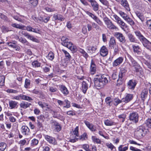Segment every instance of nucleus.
Here are the masks:
<instances>
[{"mask_svg": "<svg viewBox=\"0 0 151 151\" xmlns=\"http://www.w3.org/2000/svg\"><path fill=\"white\" fill-rule=\"evenodd\" d=\"M17 37L19 39V42L25 45H28L29 43L25 38L22 37L19 38L18 36H17Z\"/></svg>", "mask_w": 151, "mask_h": 151, "instance_id": "4c0bfd02", "label": "nucleus"}, {"mask_svg": "<svg viewBox=\"0 0 151 151\" xmlns=\"http://www.w3.org/2000/svg\"><path fill=\"white\" fill-rule=\"evenodd\" d=\"M134 33L143 46L147 49H150L151 48V42L144 37L139 31H135Z\"/></svg>", "mask_w": 151, "mask_h": 151, "instance_id": "f03ea898", "label": "nucleus"}, {"mask_svg": "<svg viewBox=\"0 0 151 151\" xmlns=\"http://www.w3.org/2000/svg\"><path fill=\"white\" fill-rule=\"evenodd\" d=\"M93 28H95L97 30H101V29L100 27L97 24L93 22Z\"/></svg>", "mask_w": 151, "mask_h": 151, "instance_id": "052dcab7", "label": "nucleus"}, {"mask_svg": "<svg viewBox=\"0 0 151 151\" xmlns=\"http://www.w3.org/2000/svg\"><path fill=\"white\" fill-rule=\"evenodd\" d=\"M53 19L54 20H58L60 21H63L65 19V18L60 14L56 13L53 15Z\"/></svg>", "mask_w": 151, "mask_h": 151, "instance_id": "dca6fc26", "label": "nucleus"}, {"mask_svg": "<svg viewBox=\"0 0 151 151\" xmlns=\"http://www.w3.org/2000/svg\"><path fill=\"white\" fill-rule=\"evenodd\" d=\"M29 2L32 6L33 7H35L37 6L38 4V0H29Z\"/></svg>", "mask_w": 151, "mask_h": 151, "instance_id": "c03bdc74", "label": "nucleus"}, {"mask_svg": "<svg viewBox=\"0 0 151 151\" xmlns=\"http://www.w3.org/2000/svg\"><path fill=\"white\" fill-rule=\"evenodd\" d=\"M108 50L107 48L105 46H103L100 50V54L102 56L104 57L107 55Z\"/></svg>", "mask_w": 151, "mask_h": 151, "instance_id": "412c9836", "label": "nucleus"}, {"mask_svg": "<svg viewBox=\"0 0 151 151\" xmlns=\"http://www.w3.org/2000/svg\"><path fill=\"white\" fill-rule=\"evenodd\" d=\"M92 139L94 143H96L97 144H101V140L95 136H92Z\"/></svg>", "mask_w": 151, "mask_h": 151, "instance_id": "de8ad7c7", "label": "nucleus"}, {"mask_svg": "<svg viewBox=\"0 0 151 151\" xmlns=\"http://www.w3.org/2000/svg\"><path fill=\"white\" fill-rule=\"evenodd\" d=\"M124 20L131 26L134 25L135 24L133 20L129 16L125 18Z\"/></svg>", "mask_w": 151, "mask_h": 151, "instance_id": "f704fd0d", "label": "nucleus"}, {"mask_svg": "<svg viewBox=\"0 0 151 151\" xmlns=\"http://www.w3.org/2000/svg\"><path fill=\"white\" fill-rule=\"evenodd\" d=\"M104 21L107 27L110 29H116V27L112 22L108 18L106 17L104 18Z\"/></svg>", "mask_w": 151, "mask_h": 151, "instance_id": "1a4fd4ad", "label": "nucleus"}, {"mask_svg": "<svg viewBox=\"0 0 151 151\" xmlns=\"http://www.w3.org/2000/svg\"><path fill=\"white\" fill-rule=\"evenodd\" d=\"M145 129L142 126H140L136 129L134 132V134L135 137L137 138L140 139L142 137L143 134Z\"/></svg>", "mask_w": 151, "mask_h": 151, "instance_id": "39448f33", "label": "nucleus"}, {"mask_svg": "<svg viewBox=\"0 0 151 151\" xmlns=\"http://www.w3.org/2000/svg\"><path fill=\"white\" fill-rule=\"evenodd\" d=\"M106 145L111 150H112L114 148H115V147L111 143H106Z\"/></svg>", "mask_w": 151, "mask_h": 151, "instance_id": "774afa93", "label": "nucleus"}, {"mask_svg": "<svg viewBox=\"0 0 151 151\" xmlns=\"http://www.w3.org/2000/svg\"><path fill=\"white\" fill-rule=\"evenodd\" d=\"M111 48L112 49H114V55H115L118 53L119 49L118 46L117 45H116L114 46V47Z\"/></svg>", "mask_w": 151, "mask_h": 151, "instance_id": "4d7b16f0", "label": "nucleus"}, {"mask_svg": "<svg viewBox=\"0 0 151 151\" xmlns=\"http://www.w3.org/2000/svg\"><path fill=\"white\" fill-rule=\"evenodd\" d=\"M148 91L147 89H143L141 94V98L143 101H144L147 98L148 95Z\"/></svg>", "mask_w": 151, "mask_h": 151, "instance_id": "a878e982", "label": "nucleus"}, {"mask_svg": "<svg viewBox=\"0 0 151 151\" xmlns=\"http://www.w3.org/2000/svg\"><path fill=\"white\" fill-rule=\"evenodd\" d=\"M105 102L106 104L110 106L112 105L113 103V100L110 96L107 97L105 99Z\"/></svg>", "mask_w": 151, "mask_h": 151, "instance_id": "c9c22d12", "label": "nucleus"}, {"mask_svg": "<svg viewBox=\"0 0 151 151\" xmlns=\"http://www.w3.org/2000/svg\"><path fill=\"white\" fill-rule=\"evenodd\" d=\"M87 48L88 52L91 54L95 53L97 49L96 47L93 46H88Z\"/></svg>", "mask_w": 151, "mask_h": 151, "instance_id": "473e14b6", "label": "nucleus"}, {"mask_svg": "<svg viewBox=\"0 0 151 151\" xmlns=\"http://www.w3.org/2000/svg\"><path fill=\"white\" fill-rule=\"evenodd\" d=\"M88 86L86 82L83 81L82 84V89L83 92L85 93L88 89Z\"/></svg>", "mask_w": 151, "mask_h": 151, "instance_id": "ea45409f", "label": "nucleus"}, {"mask_svg": "<svg viewBox=\"0 0 151 151\" xmlns=\"http://www.w3.org/2000/svg\"><path fill=\"white\" fill-rule=\"evenodd\" d=\"M84 122L87 127L92 132H95L96 130V128L92 124L89 122L85 120Z\"/></svg>", "mask_w": 151, "mask_h": 151, "instance_id": "ddd939ff", "label": "nucleus"}, {"mask_svg": "<svg viewBox=\"0 0 151 151\" xmlns=\"http://www.w3.org/2000/svg\"><path fill=\"white\" fill-rule=\"evenodd\" d=\"M32 104L31 103L28 102L22 101L20 104V107L22 108L26 109L29 108Z\"/></svg>", "mask_w": 151, "mask_h": 151, "instance_id": "393cba45", "label": "nucleus"}, {"mask_svg": "<svg viewBox=\"0 0 151 151\" xmlns=\"http://www.w3.org/2000/svg\"><path fill=\"white\" fill-rule=\"evenodd\" d=\"M118 13L120 14L121 17H122L123 19L124 20L125 18H126L128 16L124 12L121 11H118Z\"/></svg>", "mask_w": 151, "mask_h": 151, "instance_id": "3c124183", "label": "nucleus"}, {"mask_svg": "<svg viewBox=\"0 0 151 151\" xmlns=\"http://www.w3.org/2000/svg\"><path fill=\"white\" fill-rule=\"evenodd\" d=\"M132 47L134 53L138 55L141 53V48L139 46L133 45L132 46Z\"/></svg>", "mask_w": 151, "mask_h": 151, "instance_id": "cd10ccee", "label": "nucleus"}, {"mask_svg": "<svg viewBox=\"0 0 151 151\" xmlns=\"http://www.w3.org/2000/svg\"><path fill=\"white\" fill-rule=\"evenodd\" d=\"M118 117L122 122H123L125 121V119L126 117V115L124 114H123L119 115Z\"/></svg>", "mask_w": 151, "mask_h": 151, "instance_id": "6e6d98bb", "label": "nucleus"}, {"mask_svg": "<svg viewBox=\"0 0 151 151\" xmlns=\"http://www.w3.org/2000/svg\"><path fill=\"white\" fill-rule=\"evenodd\" d=\"M96 71V65L93 60H91L90 67V73L92 75L94 74Z\"/></svg>", "mask_w": 151, "mask_h": 151, "instance_id": "2eb2a0df", "label": "nucleus"}, {"mask_svg": "<svg viewBox=\"0 0 151 151\" xmlns=\"http://www.w3.org/2000/svg\"><path fill=\"white\" fill-rule=\"evenodd\" d=\"M61 40L62 41L61 43L62 45L67 47L70 50L73 52L76 51L77 48L76 46L73 45L71 42H68V39L63 36L62 37Z\"/></svg>", "mask_w": 151, "mask_h": 151, "instance_id": "7ed1b4c3", "label": "nucleus"}, {"mask_svg": "<svg viewBox=\"0 0 151 151\" xmlns=\"http://www.w3.org/2000/svg\"><path fill=\"white\" fill-rule=\"evenodd\" d=\"M22 134L25 135H28L29 133V129L26 126H23L21 129Z\"/></svg>", "mask_w": 151, "mask_h": 151, "instance_id": "5701e85b", "label": "nucleus"}, {"mask_svg": "<svg viewBox=\"0 0 151 151\" xmlns=\"http://www.w3.org/2000/svg\"><path fill=\"white\" fill-rule=\"evenodd\" d=\"M58 86L59 90L64 96H66L69 94V91L65 85H59Z\"/></svg>", "mask_w": 151, "mask_h": 151, "instance_id": "f8f14e48", "label": "nucleus"}, {"mask_svg": "<svg viewBox=\"0 0 151 151\" xmlns=\"http://www.w3.org/2000/svg\"><path fill=\"white\" fill-rule=\"evenodd\" d=\"M42 122L41 121H37L36 123L37 127H36L37 130H41L43 129V126L42 124Z\"/></svg>", "mask_w": 151, "mask_h": 151, "instance_id": "58836bf2", "label": "nucleus"}, {"mask_svg": "<svg viewBox=\"0 0 151 151\" xmlns=\"http://www.w3.org/2000/svg\"><path fill=\"white\" fill-rule=\"evenodd\" d=\"M45 138L48 142L50 144L54 145L57 144L55 139L52 137L47 135L45 136Z\"/></svg>", "mask_w": 151, "mask_h": 151, "instance_id": "aec40b11", "label": "nucleus"}, {"mask_svg": "<svg viewBox=\"0 0 151 151\" xmlns=\"http://www.w3.org/2000/svg\"><path fill=\"white\" fill-rule=\"evenodd\" d=\"M128 37L129 41L133 43H136L137 40L134 36L131 33H129Z\"/></svg>", "mask_w": 151, "mask_h": 151, "instance_id": "c756f323", "label": "nucleus"}, {"mask_svg": "<svg viewBox=\"0 0 151 151\" xmlns=\"http://www.w3.org/2000/svg\"><path fill=\"white\" fill-rule=\"evenodd\" d=\"M113 17L116 20L115 22H116L119 25L121 26V28L123 30H124V27L127 28V27L128 26L127 24L117 15L115 14L113 15Z\"/></svg>", "mask_w": 151, "mask_h": 151, "instance_id": "423d86ee", "label": "nucleus"}, {"mask_svg": "<svg viewBox=\"0 0 151 151\" xmlns=\"http://www.w3.org/2000/svg\"><path fill=\"white\" fill-rule=\"evenodd\" d=\"M49 91L52 93L58 91V89L54 86H50Z\"/></svg>", "mask_w": 151, "mask_h": 151, "instance_id": "13d9d810", "label": "nucleus"}, {"mask_svg": "<svg viewBox=\"0 0 151 151\" xmlns=\"http://www.w3.org/2000/svg\"><path fill=\"white\" fill-rule=\"evenodd\" d=\"M129 58L132 63V66L134 67L135 72H138L141 71L142 68L140 65L130 56H129Z\"/></svg>", "mask_w": 151, "mask_h": 151, "instance_id": "0eeeda50", "label": "nucleus"}, {"mask_svg": "<svg viewBox=\"0 0 151 151\" xmlns=\"http://www.w3.org/2000/svg\"><path fill=\"white\" fill-rule=\"evenodd\" d=\"M65 102L66 103V105L63 106L64 108H68L70 107L71 106L70 102L67 99H65L64 100Z\"/></svg>", "mask_w": 151, "mask_h": 151, "instance_id": "69168bd1", "label": "nucleus"}, {"mask_svg": "<svg viewBox=\"0 0 151 151\" xmlns=\"http://www.w3.org/2000/svg\"><path fill=\"white\" fill-rule=\"evenodd\" d=\"M62 51L65 54L66 61H69L71 60L72 59V58L69 53L65 50H63Z\"/></svg>", "mask_w": 151, "mask_h": 151, "instance_id": "2f4dec72", "label": "nucleus"}, {"mask_svg": "<svg viewBox=\"0 0 151 151\" xmlns=\"http://www.w3.org/2000/svg\"><path fill=\"white\" fill-rule=\"evenodd\" d=\"M11 26L14 27L22 29H24V28L25 27V26L23 25L16 23L12 24H11Z\"/></svg>", "mask_w": 151, "mask_h": 151, "instance_id": "e433bc0d", "label": "nucleus"}, {"mask_svg": "<svg viewBox=\"0 0 151 151\" xmlns=\"http://www.w3.org/2000/svg\"><path fill=\"white\" fill-rule=\"evenodd\" d=\"M17 42L16 41H12L9 42H7L6 44L10 47L16 49L17 50H19L20 49V47L17 45Z\"/></svg>", "mask_w": 151, "mask_h": 151, "instance_id": "f3484780", "label": "nucleus"}, {"mask_svg": "<svg viewBox=\"0 0 151 151\" xmlns=\"http://www.w3.org/2000/svg\"><path fill=\"white\" fill-rule=\"evenodd\" d=\"M123 146V145H121L119 147L118 150L119 151H126L128 150V147H125L122 148Z\"/></svg>", "mask_w": 151, "mask_h": 151, "instance_id": "680f3d73", "label": "nucleus"}, {"mask_svg": "<svg viewBox=\"0 0 151 151\" xmlns=\"http://www.w3.org/2000/svg\"><path fill=\"white\" fill-rule=\"evenodd\" d=\"M136 15L139 18L142 22H144L145 19V17H144L143 14L140 12L138 11H137L135 12Z\"/></svg>", "mask_w": 151, "mask_h": 151, "instance_id": "bb28decb", "label": "nucleus"}, {"mask_svg": "<svg viewBox=\"0 0 151 151\" xmlns=\"http://www.w3.org/2000/svg\"><path fill=\"white\" fill-rule=\"evenodd\" d=\"M90 3L92 9L95 12L99 10V5L95 0H88Z\"/></svg>", "mask_w": 151, "mask_h": 151, "instance_id": "9d476101", "label": "nucleus"}, {"mask_svg": "<svg viewBox=\"0 0 151 151\" xmlns=\"http://www.w3.org/2000/svg\"><path fill=\"white\" fill-rule=\"evenodd\" d=\"M32 65L34 67L38 68L40 66L41 63L37 60H35L32 62Z\"/></svg>", "mask_w": 151, "mask_h": 151, "instance_id": "49530a36", "label": "nucleus"}, {"mask_svg": "<svg viewBox=\"0 0 151 151\" xmlns=\"http://www.w3.org/2000/svg\"><path fill=\"white\" fill-rule=\"evenodd\" d=\"M5 78L4 76H0V86H3L4 85Z\"/></svg>", "mask_w": 151, "mask_h": 151, "instance_id": "8fccbe9b", "label": "nucleus"}, {"mask_svg": "<svg viewBox=\"0 0 151 151\" xmlns=\"http://www.w3.org/2000/svg\"><path fill=\"white\" fill-rule=\"evenodd\" d=\"M136 84L137 83L135 80H130L127 83V86L129 89L134 90Z\"/></svg>", "mask_w": 151, "mask_h": 151, "instance_id": "4468645a", "label": "nucleus"}, {"mask_svg": "<svg viewBox=\"0 0 151 151\" xmlns=\"http://www.w3.org/2000/svg\"><path fill=\"white\" fill-rule=\"evenodd\" d=\"M82 148L86 151H91V150L89 149V145L87 144L83 145Z\"/></svg>", "mask_w": 151, "mask_h": 151, "instance_id": "e2e57ef3", "label": "nucleus"}, {"mask_svg": "<svg viewBox=\"0 0 151 151\" xmlns=\"http://www.w3.org/2000/svg\"><path fill=\"white\" fill-rule=\"evenodd\" d=\"M11 16L14 19L20 22H22V19L20 18H19L18 16L17 15H15L13 14H11Z\"/></svg>", "mask_w": 151, "mask_h": 151, "instance_id": "0e129e2a", "label": "nucleus"}, {"mask_svg": "<svg viewBox=\"0 0 151 151\" xmlns=\"http://www.w3.org/2000/svg\"><path fill=\"white\" fill-rule=\"evenodd\" d=\"M114 36L121 43L124 44L126 43L125 37L122 33L116 32L114 33Z\"/></svg>", "mask_w": 151, "mask_h": 151, "instance_id": "6e6552de", "label": "nucleus"}, {"mask_svg": "<svg viewBox=\"0 0 151 151\" xmlns=\"http://www.w3.org/2000/svg\"><path fill=\"white\" fill-rule=\"evenodd\" d=\"M21 98L22 100L28 101L29 102H30L33 100V99L30 97L23 94H21Z\"/></svg>", "mask_w": 151, "mask_h": 151, "instance_id": "79ce46f5", "label": "nucleus"}, {"mask_svg": "<svg viewBox=\"0 0 151 151\" xmlns=\"http://www.w3.org/2000/svg\"><path fill=\"white\" fill-rule=\"evenodd\" d=\"M127 72V70L126 68L124 67L121 69L119 73V78L117 80V82L119 81V80L121 81L123 77L125 75Z\"/></svg>", "mask_w": 151, "mask_h": 151, "instance_id": "9b49d317", "label": "nucleus"}, {"mask_svg": "<svg viewBox=\"0 0 151 151\" xmlns=\"http://www.w3.org/2000/svg\"><path fill=\"white\" fill-rule=\"evenodd\" d=\"M104 123L107 126H111L115 124V123L111 120L107 119L104 121Z\"/></svg>", "mask_w": 151, "mask_h": 151, "instance_id": "a19ab883", "label": "nucleus"}, {"mask_svg": "<svg viewBox=\"0 0 151 151\" xmlns=\"http://www.w3.org/2000/svg\"><path fill=\"white\" fill-rule=\"evenodd\" d=\"M52 125L55 127V129L57 131L59 132L62 129V127L60 125L58 122H53L52 123Z\"/></svg>", "mask_w": 151, "mask_h": 151, "instance_id": "7c9ffc66", "label": "nucleus"}, {"mask_svg": "<svg viewBox=\"0 0 151 151\" xmlns=\"http://www.w3.org/2000/svg\"><path fill=\"white\" fill-rule=\"evenodd\" d=\"M31 82L29 79L26 78L25 81V83L24 85V87L26 88H29Z\"/></svg>", "mask_w": 151, "mask_h": 151, "instance_id": "a18cd8bd", "label": "nucleus"}, {"mask_svg": "<svg viewBox=\"0 0 151 151\" xmlns=\"http://www.w3.org/2000/svg\"><path fill=\"white\" fill-rule=\"evenodd\" d=\"M116 45V41L114 38V37L111 38L109 42V47L111 48H112Z\"/></svg>", "mask_w": 151, "mask_h": 151, "instance_id": "72a5a7b5", "label": "nucleus"}, {"mask_svg": "<svg viewBox=\"0 0 151 151\" xmlns=\"http://www.w3.org/2000/svg\"><path fill=\"white\" fill-rule=\"evenodd\" d=\"M24 36L26 37L28 39H29L33 42H37L38 40L36 38L27 32L24 34Z\"/></svg>", "mask_w": 151, "mask_h": 151, "instance_id": "c85d7f7f", "label": "nucleus"}, {"mask_svg": "<svg viewBox=\"0 0 151 151\" xmlns=\"http://www.w3.org/2000/svg\"><path fill=\"white\" fill-rule=\"evenodd\" d=\"M118 2H121V4L128 11H130V9L126 0H118Z\"/></svg>", "mask_w": 151, "mask_h": 151, "instance_id": "4be33fe9", "label": "nucleus"}, {"mask_svg": "<svg viewBox=\"0 0 151 151\" xmlns=\"http://www.w3.org/2000/svg\"><path fill=\"white\" fill-rule=\"evenodd\" d=\"M139 115L136 112H133L129 114V120L133 123L136 124L139 122Z\"/></svg>", "mask_w": 151, "mask_h": 151, "instance_id": "20e7f679", "label": "nucleus"}, {"mask_svg": "<svg viewBox=\"0 0 151 151\" xmlns=\"http://www.w3.org/2000/svg\"><path fill=\"white\" fill-rule=\"evenodd\" d=\"M43 103L44 104H43L42 102L41 101H39L38 103V104L39 105L42 109H43L44 107H46V106H48V105L47 104L45 103Z\"/></svg>", "mask_w": 151, "mask_h": 151, "instance_id": "5fc2aeb1", "label": "nucleus"}, {"mask_svg": "<svg viewBox=\"0 0 151 151\" xmlns=\"http://www.w3.org/2000/svg\"><path fill=\"white\" fill-rule=\"evenodd\" d=\"M109 80V76L104 74L101 76H98V77L94 78V83L95 86L102 88L108 82Z\"/></svg>", "mask_w": 151, "mask_h": 151, "instance_id": "f257e3e1", "label": "nucleus"}, {"mask_svg": "<svg viewBox=\"0 0 151 151\" xmlns=\"http://www.w3.org/2000/svg\"><path fill=\"white\" fill-rule=\"evenodd\" d=\"M133 98V95L131 94H127L124 98L122 99V101L127 103L131 101Z\"/></svg>", "mask_w": 151, "mask_h": 151, "instance_id": "b1692460", "label": "nucleus"}, {"mask_svg": "<svg viewBox=\"0 0 151 151\" xmlns=\"http://www.w3.org/2000/svg\"><path fill=\"white\" fill-rule=\"evenodd\" d=\"M93 22H90L89 23H87L86 27L88 28V31H91L93 28Z\"/></svg>", "mask_w": 151, "mask_h": 151, "instance_id": "864d4df0", "label": "nucleus"}, {"mask_svg": "<svg viewBox=\"0 0 151 151\" xmlns=\"http://www.w3.org/2000/svg\"><path fill=\"white\" fill-rule=\"evenodd\" d=\"M122 101L120 100L119 99L115 98L114 99V101H113V103L115 106H116Z\"/></svg>", "mask_w": 151, "mask_h": 151, "instance_id": "09e8293b", "label": "nucleus"}, {"mask_svg": "<svg viewBox=\"0 0 151 151\" xmlns=\"http://www.w3.org/2000/svg\"><path fill=\"white\" fill-rule=\"evenodd\" d=\"M6 144L2 142L0 143V150L2 151H4L6 149Z\"/></svg>", "mask_w": 151, "mask_h": 151, "instance_id": "603ef678", "label": "nucleus"}, {"mask_svg": "<svg viewBox=\"0 0 151 151\" xmlns=\"http://www.w3.org/2000/svg\"><path fill=\"white\" fill-rule=\"evenodd\" d=\"M1 29L3 32L5 33L9 31L8 28L4 26H3L2 27Z\"/></svg>", "mask_w": 151, "mask_h": 151, "instance_id": "338daca9", "label": "nucleus"}, {"mask_svg": "<svg viewBox=\"0 0 151 151\" xmlns=\"http://www.w3.org/2000/svg\"><path fill=\"white\" fill-rule=\"evenodd\" d=\"M78 138L81 141L85 140L88 139V135L86 133H84L79 136Z\"/></svg>", "mask_w": 151, "mask_h": 151, "instance_id": "37998d69", "label": "nucleus"}, {"mask_svg": "<svg viewBox=\"0 0 151 151\" xmlns=\"http://www.w3.org/2000/svg\"><path fill=\"white\" fill-rule=\"evenodd\" d=\"M9 105L10 109H17L18 107V102L16 101L10 100L9 101Z\"/></svg>", "mask_w": 151, "mask_h": 151, "instance_id": "6ab92c4d", "label": "nucleus"}, {"mask_svg": "<svg viewBox=\"0 0 151 151\" xmlns=\"http://www.w3.org/2000/svg\"><path fill=\"white\" fill-rule=\"evenodd\" d=\"M48 58L50 60H52L54 58V55L53 53L52 52H49L48 55Z\"/></svg>", "mask_w": 151, "mask_h": 151, "instance_id": "bf43d9fd", "label": "nucleus"}, {"mask_svg": "<svg viewBox=\"0 0 151 151\" xmlns=\"http://www.w3.org/2000/svg\"><path fill=\"white\" fill-rule=\"evenodd\" d=\"M124 60V58L122 57H120L115 60L113 63V66L114 67H116L121 64Z\"/></svg>", "mask_w": 151, "mask_h": 151, "instance_id": "a211bd4d", "label": "nucleus"}]
</instances>
